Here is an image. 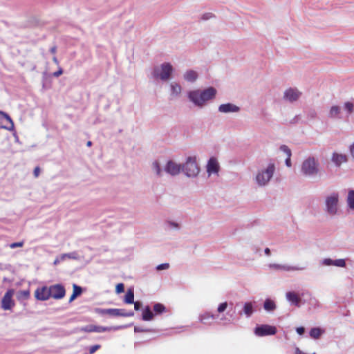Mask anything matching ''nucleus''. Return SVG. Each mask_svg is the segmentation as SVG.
Wrapping results in <instances>:
<instances>
[{
	"mask_svg": "<svg viewBox=\"0 0 354 354\" xmlns=\"http://www.w3.org/2000/svg\"><path fill=\"white\" fill-rule=\"evenodd\" d=\"M167 225L169 228H174V229H177V230L180 229V225L178 223L174 222V221H167Z\"/></svg>",
	"mask_w": 354,
	"mask_h": 354,
	"instance_id": "obj_39",
	"label": "nucleus"
},
{
	"mask_svg": "<svg viewBox=\"0 0 354 354\" xmlns=\"http://www.w3.org/2000/svg\"><path fill=\"white\" fill-rule=\"evenodd\" d=\"M218 110L219 112L224 113H237L240 111V107L232 103H226L221 104Z\"/></svg>",
	"mask_w": 354,
	"mask_h": 354,
	"instance_id": "obj_16",
	"label": "nucleus"
},
{
	"mask_svg": "<svg viewBox=\"0 0 354 354\" xmlns=\"http://www.w3.org/2000/svg\"><path fill=\"white\" fill-rule=\"evenodd\" d=\"M252 250H254L255 253H258L260 251V249L254 247Z\"/></svg>",
	"mask_w": 354,
	"mask_h": 354,
	"instance_id": "obj_57",
	"label": "nucleus"
},
{
	"mask_svg": "<svg viewBox=\"0 0 354 354\" xmlns=\"http://www.w3.org/2000/svg\"><path fill=\"white\" fill-rule=\"evenodd\" d=\"M0 115H2V117L5 118L10 124V126H3L2 128L8 131H13L15 129L14 122L10 115L2 111H0Z\"/></svg>",
	"mask_w": 354,
	"mask_h": 354,
	"instance_id": "obj_25",
	"label": "nucleus"
},
{
	"mask_svg": "<svg viewBox=\"0 0 354 354\" xmlns=\"http://www.w3.org/2000/svg\"><path fill=\"white\" fill-rule=\"evenodd\" d=\"M276 167L274 162H270L266 168L259 169L255 176V182L259 187H265L268 185L273 177Z\"/></svg>",
	"mask_w": 354,
	"mask_h": 354,
	"instance_id": "obj_4",
	"label": "nucleus"
},
{
	"mask_svg": "<svg viewBox=\"0 0 354 354\" xmlns=\"http://www.w3.org/2000/svg\"><path fill=\"white\" fill-rule=\"evenodd\" d=\"M348 160L347 156L343 153H339L334 152L332 154L331 161L335 164L336 167H340L344 162H346Z\"/></svg>",
	"mask_w": 354,
	"mask_h": 354,
	"instance_id": "obj_19",
	"label": "nucleus"
},
{
	"mask_svg": "<svg viewBox=\"0 0 354 354\" xmlns=\"http://www.w3.org/2000/svg\"><path fill=\"white\" fill-rule=\"evenodd\" d=\"M214 17H215V15L213 13H212V12H206V13H204L201 16V20L207 21V20H209V19H210L212 18H214Z\"/></svg>",
	"mask_w": 354,
	"mask_h": 354,
	"instance_id": "obj_38",
	"label": "nucleus"
},
{
	"mask_svg": "<svg viewBox=\"0 0 354 354\" xmlns=\"http://www.w3.org/2000/svg\"><path fill=\"white\" fill-rule=\"evenodd\" d=\"M62 74H63V69L61 67H59L58 71H57L53 73V75L55 77H58Z\"/></svg>",
	"mask_w": 354,
	"mask_h": 354,
	"instance_id": "obj_47",
	"label": "nucleus"
},
{
	"mask_svg": "<svg viewBox=\"0 0 354 354\" xmlns=\"http://www.w3.org/2000/svg\"><path fill=\"white\" fill-rule=\"evenodd\" d=\"M347 203L349 208L354 209V190H350L348 192Z\"/></svg>",
	"mask_w": 354,
	"mask_h": 354,
	"instance_id": "obj_33",
	"label": "nucleus"
},
{
	"mask_svg": "<svg viewBox=\"0 0 354 354\" xmlns=\"http://www.w3.org/2000/svg\"><path fill=\"white\" fill-rule=\"evenodd\" d=\"M277 308L274 301L270 299H266L263 303V308L268 312L274 311Z\"/></svg>",
	"mask_w": 354,
	"mask_h": 354,
	"instance_id": "obj_29",
	"label": "nucleus"
},
{
	"mask_svg": "<svg viewBox=\"0 0 354 354\" xmlns=\"http://www.w3.org/2000/svg\"><path fill=\"white\" fill-rule=\"evenodd\" d=\"M66 259H75L77 260L80 259V256L78 255V253L77 252H72L70 253H64L62 254L60 256L57 257L54 262L53 264L55 266L58 265L60 262L64 261L66 260Z\"/></svg>",
	"mask_w": 354,
	"mask_h": 354,
	"instance_id": "obj_17",
	"label": "nucleus"
},
{
	"mask_svg": "<svg viewBox=\"0 0 354 354\" xmlns=\"http://www.w3.org/2000/svg\"><path fill=\"white\" fill-rule=\"evenodd\" d=\"M328 117L332 120H342V111L341 106L338 105H333L329 109Z\"/></svg>",
	"mask_w": 354,
	"mask_h": 354,
	"instance_id": "obj_15",
	"label": "nucleus"
},
{
	"mask_svg": "<svg viewBox=\"0 0 354 354\" xmlns=\"http://www.w3.org/2000/svg\"><path fill=\"white\" fill-rule=\"evenodd\" d=\"M279 150L283 152L286 155V156H292L291 150L287 145H281L279 147Z\"/></svg>",
	"mask_w": 354,
	"mask_h": 354,
	"instance_id": "obj_37",
	"label": "nucleus"
},
{
	"mask_svg": "<svg viewBox=\"0 0 354 354\" xmlns=\"http://www.w3.org/2000/svg\"><path fill=\"white\" fill-rule=\"evenodd\" d=\"M269 267L274 270H285V271H292V270H302L304 268H299L297 266H290L288 265H281L277 263H271Z\"/></svg>",
	"mask_w": 354,
	"mask_h": 354,
	"instance_id": "obj_20",
	"label": "nucleus"
},
{
	"mask_svg": "<svg viewBox=\"0 0 354 354\" xmlns=\"http://www.w3.org/2000/svg\"><path fill=\"white\" fill-rule=\"evenodd\" d=\"M50 297L60 299L65 296L66 290L62 284H55L50 286Z\"/></svg>",
	"mask_w": 354,
	"mask_h": 354,
	"instance_id": "obj_11",
	"label": "nucleus"
},
{
	"mask_svg": "<svg viewBox=\"0 0 354 354\" xmlns=\"http://www.w3.org/2000/svg\"><path fill=\"white\" fill-rule=\"evenodd\" d=\"M134 330L136 333H141V332H148L150 331L149 329H145L140 326H135Z\"/></svg>",
	"mask_w": 354,
	"mask_h": 354,
	"instance_id": "obj_46",
	"label": "nucleus"
},
{
	"mask_svg": "<svg viewBox=\"0 0 354 354\" xmlns=\"http://www.w3.org/2000/svg\"><path fill=\"white\" fill-rule=\"evenodd\" d=\"M344 108L347 112L348 115H350L354 111V104L351 102H346L344 104Z\"/></svg>",
	"mask_w": 354,
	"mask_h": 354,
	"instance_id": "obj_36",
	"label": "nucleus"
},
{
	"mask_svg": "<svg viewBox=\"0 0 354 354\" xmlns=\"http://www.w3.org/2000/svg\"><path fill=\"white\" fill-rule=\"evenodd\" d=\"M86 145L88 147H91L92 145V142L91 141H88L87 143H86Z\"/></svg>",
	"mask_w": 354,
	"mask_h": 354,
	"instance_id": "obj_58",
	"label": "nucleus"
},
{
	"mask_svg": "<svg viewBox=\"0 0 354 354\" xmlns=\"http://www.w3.org/2000/svg\"><path fill=\"white\" fill-rule=\"evenodd\" d=\"M322 264L323 266H335L341 267V268L346 267V262H345V260L343 259L333 260L330 258H326L322 261Z\"/></svg>",
	"mask_w": 354,
	"mask_h": 354,
	"instance_id": "obj_18",
	"label": "nucleus"
},
{
	"mask_svg": "<svg viewBox=\"0 0 354 354\" xmlns=\"http://www.w3.org/2000/svg\"><path fill=\"white\" fill-rule=\"evenodd\" d=\"M324 212L330 216H336L339 210V194L333 192L327 196L324 201Z\"/></svg>",
	"mask_w": 354,
	"mask_h": 354,
	"instance_id": "obj_5",
	"label": "nucleus"
},
{
	"mask_svg": "<svg viewBox=\"0 0 354 354\" xmlns=\"http://www.w3.org/2000/svg\"><path fill=\"white\" fill-rule=\"evenodd\" d=\"M183 77L189 82H194L198 78V73L193 70H189L184 73Z\"/></svg>",
	"mask_w": 354,
	"mask_h": 354,
	"instance_id": "obj_24",
	"label": "nucleus"
},
{
	"mask_svg": "<svg viewBox=\"0 0 354 354\" xmlns=\"http://www.w3.org/2000/svg\"><path fill=\"white\" fill-rule=\"evenodd\" d=\"M50 52L52 54H55V53L57 52V47H56L55 46H52V47L50 48Z\"/></svg>",
	"mask_w": 354,
	"mask_h": 354,
	"instance_id": "obj_53",
	"label": "nucleus"
},
{
	"mask_svg": "<svg viewBox=\"0 0 354 354\" xmlns=\"http://www.w3.org/2000/svg\"><path fill=\"white\" fill-rule=\"evenodd\" d=\"M100 348V345L95 344L89 348V353L93 354L95 351H97Z\"/></svg>",
	"mask_w": 354,
	"mask_h": 354,
	"instance_id": "obj_44",
	"label": "nucleus"
},
{
	"mask_svg": "<svg viewBox=\"0 0 354 354\" xmlns=\"http://www.w3.org/2000/svg\"><path fill=\"white\" fill-rule=\"evenodd\" d=\"M243 312L247 317H250L254 313V308L252 302H245L243 308Z\"/></svg>",
	"mask_w": 354,
	"mask_h": 354,
	"instance_id": "obj_27",
	"label": "nucleus"
},
{
	"mask_svg": "<svg viewBox=\"0 0 354 354\" xmlns=\"http://www.w3.org/2000/svg\"><path fill=\"white\" fill-rule=\"evenodd\" d=\"M73 294L71 295V296L69 299L70 303L72 302L73 300H75L77 297L81 295V294L82 293V287H80L76 284H73Z\"/></svg>",
	"mask_w": 354,
	"mask_h": 354,
	"instance_id": "obj_28",
	"label": "nucleus"
},
{
	"mask_svg": "<svg viewBox=\"0 0 354 354\" xmlns=\"http://www.w3.org/2000/svg\"><path fill=\"white\" fill-rule=\"evenodd\" d=\"M23 294V295L26 297H28L29 296V292L28 291H23L21 292Z\"/></svg>",
	"mask_w": 354,
	"mask_h": 354,
	"instance_id": "obj_56",
	"label": "nucleus"
},
{
	"mask_svg": "<svg viewBox=\"0 0 354 354\" xmlns=\"http://www.w3.org/2000/svg\"><path fill=\"white\" fill-rule=\"evenodd\" d=\"M153 310L156 314H161L165 310V307L160 303H156L153 306Z\"/></svg>",
	"mask_w": 354,
	"mask_h": 354,
	"instance_id": "obj_35",
	"label": "nucleus"
},
{
	"mask_svg": "<svg viewBox=\"0 0 354 354\" xmlns=\"http://www.w3.org/2000/svg\"><path fill=\"white\" fill-rule=\"evenodd\" d=\"M199 319L204 324H210V320L216 319V315L211 314L210 313H205L200 316Z\"/></svg>",
	"mask_w": 354,
	"mask_h": 354,
	"instance_id": "obj_26",
	"label": "nucleus"
},
{
	"mask_svg": "<svg viewBox=\"0 0 354 354\" xmlns=\"http://www.w3.org/2000/svg\"><path fill=\"white\" fill-rule=\"evenodd\" d=\"M165 171L171 176H176L182 171V164L169 160L165 167Z\"/></svg>",
	"mask_w": 354,
	"mask_h": 354,
	"instance_id": "obj_12",
	"label": "nucleus"
},
{
	"mask_svg": "<svg viewBox=\"0 0 354 354\" xmlns=\"http://www.w3.org/2000/svg\"><path fill=\"white\" fill-rule=\"evenodd\" d=\"M124 302L128 304L134 303V292L132 289H129L124 296Z\"/></svg>",
	"mask_w": 354,
	"mask_h": 354,
	"instance_id": "obj_32",
	"label": "nucleus"
},
{
	"mask_svg": "<svg viewBox=\"0 0 354 354\" xmlns=\"http://www.w3.org/2000/svg\"><path fill=\"white\" fill-rule=\"evenodd\" d=\"M124 328L123 326H111V327H105V326H95V325H87L82 328V330L85 332H96V333H104L106 331H111V330H117L120 328Z\"/></svg>",
	"mask_w": 354,
	"mask_h": 354,
	"instance_id": "obj_9",
	"label": "nucleus"
},
{
	"mask_svg": "<svg viewBox=\"0 0 354 354\" xmlns=\"http://www.w3.org/2000/svg\"><path fill=\"white\" fill-rule=\"evenodd\" d=\"M286 296L288 301L291 302L296 306H299L301 299L295 292H287Z\"/></svg>",
	"mask_w": 354,
	"mask_h": 354,
	"instance_id": "obj_22",
	"label": "nucleus"
},
{
	"mask_svg": "<svg viewBox=\"0 0 354 354\" xmlns=\"http://www.w3.org/2000/svg\"><path fill=\"white\" fill-rule=\"evenodd\" d=\"M350 152L354 159V143L350 146Z\"/></svg>",
	"mask_w": 354,
	"mask_h": 354,
	"instance_id": "obj_52",
	"label": "nucleus"
},
{
	"mask_svg": "<svg viewBox=\"0 0 354 354\" xmlns=\"http://www.w3.org/2000/svg\"><path fill=\"white\" fill-rule=\"evenodd\" d=\"M134 308L136 311L140 310L142 307V303L139 301H134Z\"/></svg>",
	"mask_w": 354,
	"mask_h": 354,
	"instance_id": "obj_45",
	"label": "nucleus"
},
{
	"mask_svg": "<svg viewBox=\"0 0 354 354\" xmlns=\"http://www.w3.org/2000/svg\"><path fill=\"white\" fill-rule=\"evenodd\" d=\"M299 120H300V115H297L295 116V118L293 119H292L290 122L291 124H297L299 122Z\"/></svg>",
	"mask_w": 354,
	"mask_h": 354,
	"instance_id": "obj_49",
	"label": "nucleus"
},
{
	"mask_svg": "<svg viewBox=\"0 0 354 354\" xmlns=\"http://www.w3.org/2000/svg\"><path fill=\"white\" fill-rule=\"evenodd\" d=\"M171 87V95L174 96H178L182 91V88L180 84L176 82H172L170 84Z\"/></svg>",
	"mask_w": 354,
	"mask_h": 354,
	"instance_id": "obj_31",
	"label": "nucleus"
},
{
	"mask_svg": "<svg viewBox=\"0 0 354 354\" xmlns=\"http://www.w3.org/2000/svg\"><path fill=\"white\" fill-rule=\"evenodd\" d=\"M227 308V302H223V303H221L219 304V306H218V308H217V311L218 313H223L224 312Z\"/></svg>",
	"mask_w": 354,
	"mask_h": 354,
	"instance_id": "obj_41",
	"label": "nucleus"
},
{
	"mask_svg": "<svg viewBox=\"0 0 354 354\" xmlns=\"http://www.w3.org/2000/svg\"><path fill=\"white\" fill-rule=\"evenodd\" d=\"M217 91L213 86L205 89H196L187 93V97L196 106L203 108L207 102L213 100L216 95Z\"/></svg>",
	"mask_w": 354,
	"mask_h": 354,
	"instance_id": "obj_1",
	"label": "nucleus"
},
{
	"mask_svg": "<svg viewBox=\"0 0 354 354\" xmlns=\"http://www.w3.org/2000/svg\"><path fill=\"white\" fill-rule=\"evenodd\" d=\"M324 333V330L319 327L312 328L310 330V336L313 339H319L320 336Z\"/></svg>",
	"mask_w": 354,
	"mask_h": 354,
	"instance_id": "obj_30",
	"label": "nucleus"
},
{
	"mask_svg": "<svg viewBox=\"0 0 354 354\" xmlns=\"http://www.w3.org/2000/svg\"><path fill=\"white\" fill-rule=\"evenodd\" d=\"M169 268V263H161V264L157 266L156 268V270H158V271L167 270Z\"/></svg>",
	"mask_w": 354,
	"mask_h": 354,
	"instance_id": "obj_40",
	"label": "nucleus"
},
{
	"mask_svg": "<svg viewBox=\"0 0 354 354\" xmlns=\"http://www.w3.org/2000/svg\"><path fill=\"white\" fill-rule=\"evenodd\" d=\"M276 333L277 328L275 326L267 324L258 326L254 329L255 335L259 337L274 335Z\"/></svg>",
	"mask_w": 354,
	"mask_h": 354,
	"instance_id": "obj_10",
	"label": "nucleus"
},
{
	"mask_svg": "<svg viewBox=\"0 0 354 354\" xmlns=\"http://www.w3.org/2000/svg\"><path fill=\"white\" fill-rule=\"evenodd\" d=\"M290 158H291V156H287L285 160V164L288 167H291V165H292Z\"/></svg>",
	"mask_w": 354,
	"mask_h": 354,
	"instance_id": "obj_50",
	"label": "nucleus"
},
{
	"mask_svg": "<svg viewBox=\"0 0 354 354\" xmlns=\"http://www.w3.org/2000/svg\"><path fill=\"white\" fill-rule=\"evenodd\" d=\"M53 62H54L55 64H56L57 65H58V64H59L58 59H57V58L55 56H54V57H53Z\"/></svg>",
	"mask_w": 354,
	"mask_h": 354,
	"instance_id": "obj_55",
	"label": "nucleus"
},
{
	"mask_svg": "<svg viewBox=\"0 0 354 354\" xmlns=\"http://www.w3.org/2000/svg\"><path fill=\"white\" fill-rule=\"evenodd\" d=\"M96 312L101 315H109L112 317H132L134 315V313L133 311L125 312L124 309L118 308H97Z\"/></svg>",
	"mask_w": 354,
	"mask_h": 354,
	"instance_id": "obj_7",
	"label": "nucleus"
},
{
	"mask_svg": "<svg viewBox=\"0 0 354 354\" xmlns=\"http://www.w3.org/2000/svg\"><path fill=\"white\" fill-rule=\"evenodd\" d=\"M301 174L308 178H315L319 174V162L314 156H309L301 163Z\"/></svg>",
	"mask_w": 354,
	"mask_h": 354,
	"instance_id": "obj_2",
	"label": "nucleus"
},
{
	"mask_svg": "<svg viewBox=\"0 0 354 354\" xmlns=\"http://www.w3.org/2000/svg\"><path fill=\"white\" fill-rule=\"evenodd\" d=\"M40 173V169L39 167H36L34 169L33 174L35 177H38Z\"/></svg>",
	"mask_w": 354,
	"mask_h": 354,
	"instance_id": "obj_51",
	"label": "nucleus"
},
{
	"mask_svg": "<svg viewBox=\"0 0 354 354\" xmlns=\"http://www.w3.org/2000/svg\"><path fill=\"white\" fill-rule=\"evenodd\" d=\"M124 291V285L122 283L117 284L115 287V292L118 294L122 293Z\"/></svg>",
	"mask_w": 354,
	"mask_h": 354,
	"instance_id": "obj_42",
	"label": "nucleus"
},
{
	"mask_svg": "<svg viewBox=\"0 0 354 354\" xmlns=\"http://www.w3.org/2000/svg\"><path fill=\"white\" fill-rule=\"evenodd\" d=\"M302 93L297 88H289L283 93V100L290 103L297 101L301 96Z\"/></svg>",
	"mask_w": 354,
	"mask_h": 354,
	"instance_id": "obj_8",
	"label": "nucleus"
},
{
	"mask_svg": "<svg viewBox=\"0 0 354 354\" xmlns=\"http://www.w3.org/2000/svg\"><path fill=\"white\" fill-rule=\"evenodd\" d=\"M296 331L299 335H302L305 333V328L303 326L297 327Z\"/></svg>",
	"mask_w": 354,
	"mask_h": 354,
	"instance_id": "obj_48",
	"label": "nucleus"
},
{
	"mask_svg": "<svg viewBox=\"0 0 354 354\" xmlns=\"http://www.w3.org/2000/svg\"><path fill=\"white\" fill-rule=\"evenodd\" d=\"M173 71L172 65L169 62H164L153 68L151 76L156 80L167 82L171 78Z\"/></svg>",
	"mask_w": 354,
	"mask_h": 354,
	"instance_id": "obj_3",
	"label": "nucleus"
},
{
	"mask_svg": "<svg viewBox=\"0 0 354 354\" xmlns=\"http://www.w3.org/2000/svg\"><path fill=\"white\" fill-rule=\"evenodd\" d=\"M154 314L151 310V308L149 306H146L143 310L142 314V319L144 321H151L153 319Z\"/></svg>",
	"mask_w": 354,
	"mask_h": 354,
	"instance_id": "obj_23",
	"label": "nucleus"
},
{
	"mask_svg": "<svg viewBox=\"0 0 354 354\" xmlns=\"http://www.w3.org/2000/svg\"><path fill=\"white\" fill-rule=\"evenodd\" d=\"M219 165L215 158H211L207 165V171L210 175L211 174H216L218 172Z\"/></svg>",
	"mask_w": 354,
	"mask_h": 354,
	"instance_id": "obj_21",
	"label": "nucleus"
},
{
	"mask_svg": "<svg viewBox=\"0 0 354 354\" xmlns=\"http://www.w3.org/2000/svg\"><path fill=\"white\" fill-rule=\"evenodd\" d=\"M14 291L12 289L7 290L1 300V307L4 310H10L14 306V301L12 299Z\"/></svg>",
	"mask_w": 354,
	"mask_h": 354,
	"instance_id": "obj_13",
	"label": "nucleus"
},
{
	"mask_svg": "<svg viewBox=\"0 0 354 354\" xmlns=\"http://www.w3.org/2000/svg\"><path fill=\"white\" fill-rule=\"evenodd\" d=\"M24 244V241H20V242H15V243H12L10 245V248H18V247H22Z\"/></svg>",
	"mask_w": 354,
	"mask_h": 354,
	"instance_id": "obj_43",
	"label": "nucleus"
},
{
	"mask_svg": "<svg viewBox=\"0 0 354 354\" xmlns=\"http://www.w3.org/2000/svg\"><path fill=\"white\" fill-rule=\"evenodd\" d=\"M152 169L158 176L160 177L162 176V171L158 161H154L152 163Z\"/></svg>",
	"mask_w": 354,
	"mask_h": 354,
	"instance_id": "obj_34",
	"label": "nucleus"
},
{
	"mask_svg": "<svg viewBox=\"0 0 354 354\" xmlns=\"http://www.w3.org/2000/svg\"><path fill=\"white\" fill-rule=\"evenodd\" d=\"M35 297L37 300L46 301L50 297V287L43 286L36 289Z\"/></svg>",
	"mask_w": 354,
	"mask_h": 354,
	"instance_id": "obj_14",
	"label": "nucleus"
},
{
	"mask_svg": "<svg viewBox=\"0 0 354 354\" xmlns=\"http://www.w3.org/2000/svg\"><path fill=\"white\" fill-rule=\"evenodd\" d=\"M264 253L267 256H270V254H271V252H270V250L268 248H266L265 250H264Z\"/></svg>",
	"mask_w": 354,
	"mask_h": 354,
	"instance_id": "obj_54",
	"label": "nucleus"
},
{
	"mask_svg": "<svg viewBox=\"0 0 354 354\" xmlns=\"http://www.w3.org/2000/svg\"><path fill=\"white\" fill-rule=\"evenodd\" d=\"M182 171L189 178H195L198 175L200 168L196 157L189 156L187 158L186 162L182 164Z\"/></svg>",
	"mask_w": 354,
	"mask_h": 354,
	"instance_id": "obj_6",
	"label": "nucleus"
}]
</instances>
